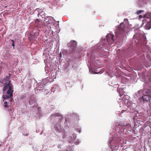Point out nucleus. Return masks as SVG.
I'll return each mask as SVG.
<instances>
[{"instance_id":"obj_12","label":"nucleus","mask_w":151,"mask_h":151,"mask_svg":"<svg viewBox=\"0 0 151 151\" xmlns=\"http://www.w3.org/2000/svg\"><path fill=\"white\" fill-rule=\"evenodd\" d=\"M117 126L120 129H124V125H122L121 124H119L117 125Z\"/></svg>"},{"instance_id":"obj_9","label":"nucleus","mask_w":151,"mask_h":151,"mask_svg":"<svg viewBox=\"0 0 151 151\" xmlns=\"http://www.w3.org/2000/svg\"><path fill=\"white\" fill-rule=\"evenodd\" d=\"M37 36L36 35L35 33L33 32L30 33V35L28 37L29 40L30 41L35 40L37 38Z\"/></svg>"},{"instance_id":"obj_6","label":"nucleus","mask_w":151,"mask_h":151,"mask_svg":"<svg viewBox=\"0 0 151 151\" xmlns=\"http://www.w3.org/2000/svg\"><path fill=\"white\" fill-rule=\"evenodd\" d=\"M151 100V96H150L143 95L141 97H140L139 100L141 102H144L145 101H148Z\"/></svg>"},{"instance_id":"obj_11","label":"nucleus","mask_w":151,"mask_h":151,"mask_svg":"<svg viewBox=\"0 0 151 151\" xmlns=\"http://www.w3.org/2000/svg\"><path fill=\"white\" fill-rule=\"evenodd\" d=\"M132 127L129 124H127L125 125H124V129H127V130L130 131L132 129Z\"/></svg>"},{"instance_id":"obj_23","label":"nucleus","mask_w":151,"mask_h":151,"mask_svg":"<svg viewBox=\"0 0 151 151\" xmlns=\"http://www.w3.org/2000/svg\"><path fill=\"white\" fill-rule=\"evenodd\" d=\"M75 67L74 66H72V68H73V69H74V68H75Z\"/></svg>"},{"instance_id":"obj_24","label":"nucleus","mask_w":151,"mask_h":151,"mask_svg":"<svg viewBox=\"0 0 151 151\" xmlns=\"http://www.w3.org/2000/svg\"><path fill=\"white\" fill-rule=\"evenodd\" d=\"M28 134H24V135L25 136H27L28 135Z\"/></svg>"},{"instance_id":"obj_13","label":"nucleus","mask_w":151,"mask_h":151,"mask_svg":"<svg viewBox=\"0 0 151 151\" xmlns=\"http://www.w3.org/2000/svg\"><path fill=\"white\" fill-rule=\"evenodd\" d=\"M42 23V22L38 19H37L35 21V23L37 24H40Z\"/></svg>"},{"instance_id":"obj_17","label":"nucleus","mask_w":151,"mask_h":151,"mask_svg":"<svg viewBox=\"0 0 151 151\" xmlns=\"http://www.w3.org/2000/svg\"><path fill=\"white\" fill-rule=\"evenodd\" d=\"M11 41L12 42V45L13 47V48H14V42L13 40H11Z\"/></svg>"},{"instance_id":"obj_25","label":"nucleus","mask_w":151,"mask_h":151,"mask_svg":"<svg viewBox=\"0 0 151 151\" xmlns=\"http://www.w3.org/2000/svg\"><path fill=\"white\" fill-rule=\"evenodd\" d=\"M12 98H11L10 100V101H12Z\"/></svg>"},{"instance_id":"obj_16","label":"nucleus","mask_w":151,"mask_h":151,"mask_svg":"<svg viewBox=\"0 0 151 151\" xmlns=\"http://www.w3.org/2000/svg\"><path fill=\"white\" fill-rule=\"evenodd\" d=\"M142 12V10H139L137 11V14H140Z\"/></svg>"},{"instance_id":"obj_4","label":"nucleus","mask_w":151,"mask_h":151,"mask_svg":"<svg viewBox=\"0 0 151 151\" xmlns=\"http://www.w3.org/2000/svg\"><path fill=\"white\" fill-rule=\"evenodd\" d=\"M107 42L110 46L113 47L114 45V36L113 34L109 33L106 36Z\"/></svg>"},{"instance_id":"obj_20","label":"nucleus","mask_w":151,"mask_h":151,"mask_svg":"<svg viewBox=\"0 0 151 151\" xmlns=\"http://www.w3.org/2000/svg\"><path fill=\"white\" fill-rule=\"evenodd\" d=\"M47 18H48V19H49V18H53V17H49V16H48V17H47Z\"/></svg>"},{"instance_id":"obj_21","label":"nucleus","mask_w":151,"mask_h":151,"mask_svg":"<svg viewBox=\"0 0 151 151\" xmlns=\"http://www.w3.org/2000/svg\"><path fill=\"white\" fill-rule=\"evenodd\" d=\"M59 55H60L59 57H60V58H61L62 57V54H61V52H60V53L59 54Z\"/></svg>"},{"instance_id":"obj_10","label":"nucleus","mask_w":151,"mask_h":151,"mask_svg":"<svg viewBox=\"0 0 151 151\" xmlns=\"http://www.w3.org/2000/svg\"><path fill=\"white\" fill-rule=\"evenodd\" d=\"M143 95L151 96V92L149 89L145 90L143 91Z\"/></svg>"},{"instance_id":"obj_18","label":"nucleus","mask_w":151,"mask_h":151,"mask_svg":"<svg viewBox=\"0 0 151 151\" xmlns=\"http://www.w3.org/2000/svg\"><path fill=\"white\" fill-rule=\"evenodd\" d=\"M128 112V111H127V110H122L121 111V113H124V112Z\"/></svg>"},{"instance_id":"obj_5","label":"nucleus","mask_w":151,"mask_h":151,"mask_svg":"<svg viewBox=\"0 0 151 151\" xmlns=\"http://www.w3.org/2000/svg\"><path fill=\"white\" fill-rule=\"evenodd\" d=\"M121 141L120 138L118 137L115 139L111 140L110 142V144L113 146H114L116 147H119V145Z\"/></svg>"},{"instance_id":"obj_7","label":"nucleus","mask_w":151,"mask_h":151,"mask_svg":"<svg viewBox=\"0 0 151 151\" xmlns=\"http://www.w3.org/2000/svg\"><path fill=\"white\" fill-rule=\"evenodd\" d=\"M11 74L10 73H8V76L5 77L3 80H2L1 82L4 84H7L8 83H11L9 80Z\"/></svg>"},{"instance_id":"obj_26","label":"nucleus","mask_w":151,"mask_h":151,"mask_svg":"<svg viewBox=\"0 0 151 151\" xmlns=\"http://www.w3.org/2000/svg\"><path fill=\"white\" fill-rule=\"evenodd\" d=\"M122 96V94H120V97H121V96Z\"/></svg>"},{"instance_id":"obj_30","label":"nucleus","mask_w":151,"mask_h":151,"mask_svg":"<svg viewBox=\"0 0 151 151\" xmlns=\"http://www.w3.org/2000/svg\"><path fill=\"white\" fill-rule=\"evenodd\" d=\"M4 101V100H3V101Z\"/></svg>"},{"instance_id":"obj_8","label":"nucleus","mask_w":151,"mask_h":151,"mask_svg":"<svg viewBox=\"0 0 151 151\" xmlns=\"http://www.w3.org/2000/svg\"><path fill=\"white\" fill-rule=\"evenodd\" d=\"M77 45V42L74 40L70 41L68 43V46L70 47L73 50L76 49Z\"/></svg>"},{"instance_id":"obj_14","label":"nucleus","mask_w":151,"mask_h":151,"mask_svg":"<svg viewBox=\"0 0 151 151\" xmlns=\"http://www.w3.org/2000/svg\"><path fill=\"white\" fill-rule=\"evenodd\" d=\"M60 115L58 113H55L54 114L51 115V116H59Z\"/></svg>"},{"instance_id":"obj_2","label":"nucleus","mask_w":151,"mask_h":151,"mask_svg":"<svg viewBox=\"0 0 151 151\" xmlns=\"http://www.w3.org/2000/svg\"><path fill=\"white\" fill-rule=\"evenodd\" d=\"M145 18L142 21V25L146 29H149L151 28V19L150 14H147L145 15Z\"/></svg>"},{"instance_id":"obj_19","label":"nucleus","mask_w":151,"mask_h":151,"mask_svg":"<svg viewBox=\"0 0 151 151\" xmlns=\"http://www.w3.org/2000/svg\"><path fill=\"white\" fill-rule=\"evenodd\" d=\"M55 88H52V89H51L52 91L53 92H54L55 91Z\"/></svg>"},{"instance_id":"obj_22","label":"nucleus","mask_w":151,"mask_h":151,"mask_svg":"<svg viewBox=\"0 0 151 151\" xmlns=\"http://www.w3.org/2000/svg\"><path fill=\"white\" fill-rule=\"evenodd\" d=\"M38 27H41L42 26V25H38Z\"/></svg>"},{"instance_id":"obj_29","label":"nucleus","mask_w":151,"mask_h":151,"mask_svg":"<svg viewBox=\"0 0 151 151\" xmlns=\"http://www.w3.org/2000/svg\"><path fill=\"white\" fill-rule=\"evenodd\" d=\"M139 16L140 17H142V16L141 15H140Z\"/></svg>"},{"instance_id":"obj_3","label":"nucleus","mask_w":151,"mask_h":151,"mask_svg":"<svg viewBox=\"0 0 151 151\" xmlns=\"http://www.w3.org/2000/svg\"><path fill=\"white\" fill-rule=\"evenodd\" d=\"M125 26L123 23H121L120 25L118 26L117 29L115 32L116 35V37L119 35L122 34L124 32Z\"/></svg>"},{"instance_id":"obj_28","label":"nucleus","mask_w":151,"mask_h":151,"mask_svg":"<svg viewBox=\"0 0 151 151\" xmlns=\"http://www.w3.org/2000/svg\"><path fill=\"white\" fill-rule=\"evenodd\" d=\"M139 16L140 17H142V16L141 15H140Z\"/></svg>"},{"instance_id":"obj_15","label":"nucleus","mask_w":151,"mask_h":151,"mask_svg":"<svg viewBox=\"0 0 151 151\" xmlns=\"http://www.w3.org/2000/svg\"><path fill=\"white\" fill-rule=\"evenodd\" d=\"M8 102L7 101H5L4 102V107L6 108H7L8 107V105H7Z\"/></svg>"},{"instance_id":"obj_27","label":"nucleus","mask_w":151,"mask_h":151,"mask_svg":"<svg viewBox=\"0 0 151 151\" xmlns=\"http://www.w3.org/2000/svg\"><path fill=\"white\" fill-rule=\"evenodd\" d=\"M39 14H38V17H39Z\"/></svg>"},{"instance_id":"obj_1","label":"nucleus","mask_w":151,"mask_h":151,"mask_svg":"<svg viewBox=\"0 0 151 151\" xmlns=\"http://www.w3.org/2000/svg\"><path fill=\"white\" fill-rule=\"evenodd\" d=\"M3 89V93H4L5 91H6V94H4L3 96V98L4 99H6L8 98H10L13 96V90L12 88L13 86L11 83H8L7 84H4Z\"/></svg>"}]
</instances>
